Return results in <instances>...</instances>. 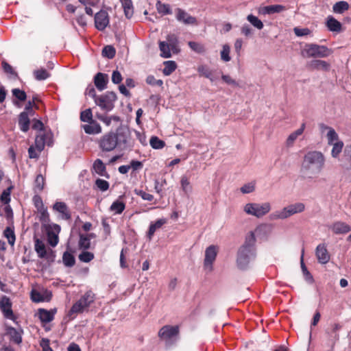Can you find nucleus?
Instances as JSON below:
<instances>
[{
	"label": "nucleus",
	"mask_w": 351,
	"mask_h": 351,
	"mask_svg": "<svg viewBox=\"0 0 351 351\" xmlns=\"http://www.w3.org/2000/svg\"><path fill=\"white\" fill-rule=\"evenodd\" d=\"M116 54L115 49L111 45L105 46L102 50V55L104 57L112 59Z\"/></svg>",
	"instance_id": "603ef678"
},
{
	"label": "nucleus",
	"mask_w": 351,
	"mask_h": 351,
	"mask_svg": "<svg viewBox=\"0 0 351 351\" xmlns=\"http://www.w3.org/2000/svg\"><path fill=\"white\" fill-rule=\"evenodd\" d=\"M350 8L348 2L345 1H339L335 3L332 6V10L337 14H343L345 11H347Z\"/></svg>",
	"instance_id": "473e14b6"
},
{
	"label": "nucleus",
	"mask_w": 351,
	"mask_h": 351,
	"mask_svg": "<svg viewBox=\"0 0 351 351\" xmlns=\"http://www.w3.org/2000/svg\"><path fill=\"white\" fill-rule=\"evenodd\" d=\"M88 123L89 124L84 125L82 126L84 132L86 134H97L101 132V128L97 122L92 121Z\"/></svg>",
	"instance_id": "393cba45"
},
{
	"label": "nucleus",
	"mask_w": 351,
	"mask_h": 351,
	"mask_svg": "<svg viewBox=\"0 0 351 351\" xmlns=\"http://www.w3.org/2000/svg\"><path fill=\"white\" fill-rule=\"evenodd\" d=\"M135 193L136 195H138V196H140L144 200H147V201H152L154 199V196L150 194V193H148L144 191H142V190H135Z\"/></svg>",
	"instance_id": "0e129e2a"
},
{
	"label": "nucleus",
	"mask_w": 351,
	"mask_h": 351,
	"mask_svg": "<svg viewBox=\"0 0 351 351\" xmlns=\"http://www.w3.org/2000/svg\"><path fill=\"white\" fill-rule=\"evenodd\" d=\"M95 258V255L93 252H88L87 250H82L79 254L78 258L82 263H89Z\"/></svg>",
	"instance_id": "79ce46f5"
},
{
	"label": "nucleus",
	"mask_w": 351,
	"mask_h": 351,
	"mask_svg": "<svg viewBox=\"0 0 351 351\" xmlns=\"http://www.w3.org/2000/svg\"><path fill=\"white\" fill-rule=\"evenodd\" d=\"M304 210L305 205L302 202H297L273 212L270 215V219L272 220L285 219L295 214L301 213Z\"/></svg>",
	"instance_id": "39448f33"
},
{
	"label": "nucleus",
	"mask_w": 351,
	"mask_h": 351,
	"mask_svg": "<svg viewBox=\"0 0 351 351\" xmlns=\"http://www.w3.org/2000/svg\"><path fill=\"white\" fill-rule=\"evenodd\" d=\"M56 313V309H51L50 311H48L44 308H39L38 314L41 322L49 323L54 319Z\"/></svg>",
	"instance_id": "6ab92c4d"
},
{
	"label": "nucleus",
	"mask_w": 351,
	"mask_h": 351,
	"mask_svg": "<svg viewBox=\"0 0 351 351\" xmlns=\"http://www.w3.org/2000/svg\"><path fill=\"white\" fill-rule=\"evenodd\" d=\"M342 326L339 323H333L330 325V328L326 330V334L328 337V343L331 350H333L336 342L339 339L338 331L341 330Z\"/></svg>",
	"instance_id": "9b49d317"
},
{
	"label": "nucleus",
	"mask_w": 351,
	"mask_h": 351,
	"mask_svg": "<svg viewBox=\"0 0 351 351\" xmlns=\"http://www.w3.org/2000/svg\"><path fill=\"white\" fill-rule=\"evenodd\" d=\"M176 19L182 22L186 25H197V19L196 18L189 15L186 11L181 8H177L176 10Z\"/></svg>",
	"instance_id": "2eb2a0df"
},
{
	"label": "nucleus",
	"mask_w": 351,
	"mask_h": 351,
	"mask_svg": "<svg viewBox=\"0 0 351 351\" xmlns=\"http://www.w3.org/2000/svg\"><path fill=\"white\" fill-rule=\"evenodd\" d=\"M326 26L330 31L340 32L341 29V24L339 21L335 19L333 16H328L327 19Z\"/></svg>",
	"instance_id": "c85d7f7f"
},
{
	"label": "nucleus",
	"mask_w": 351,
	"mask_h": 351,
	"mask_svg": "<svg viewBox=\"0 0 351 351\" xmlns=\"http://www.w3.org/2000/svg\"><path fill=\"white\" fill-rule=\"evenodd\" d=\"M146 82L153 86H162L163 84L162 80H156L153 75H148L146 78Z\"/></svg>",
	"instance_id": "052dcab7"
},
{
	"label": "nucleus",
	"mask_w": 351,
	"mask_h": 351,
	"mask_svg": "<svg viewBox=\"0 0 351 351\" xmlns=\"http://www.w3.org/2000/svg\"><path fill=\"white\" fill-rule=\"evenodd\" d=\"M45 178L41 174H38L34 181L35 192H40L44 189Z\"/></svg>",
	"instance_id": "de8ad7c7"
},
{
	"label": "nucleus",
	"mask_w": 351,
	"mask_h": 351,
	"mask_svg": "<svg viewBox=\"0 0 351 351\" xmlns=\"http://www.w3.org/2000/svg\"><path fill=\"white\" fill-rule=\"evenodd\" d=\"M12 305V302L8 297L6 295L1 297L0 300V309L3 316L6 319L15 322L16 317L13 313Z\"/></svg>",
	"instance_id": "f8f14e48"
},
{
	"label": "nucleus",
	"mask_w": 351,
	"mask_h": 351,
	"mask_svg": "<svg viewBox=\"0 0 351 351\" xmlns=\"http://www.w3.org/2000/svg\"><path fill=\"white\" fill-rule=\"evenodd\" d=\"M167 45L171 46L172 53L177 54L180 52L178 45V38L175 34H169L167 36V40L165 41Z\"/></svg>",
	"instance_id": "cd10ccee"
},
{
	"label": "nucleus",
	"mask_w": 351,
	"mask_h": 351,
	"mask_svg": "<svg viewBox=\"0 0 351 351\" xmlns=\"http://www.w3.org/2000/svg\"><path fill=\"white\" fill-rule=\"evenodd\" d=\"M159 49L160 51V56L164 58H169L171 57L172 50L171 46L167 45L165 41L159 42Z\"/></svg>",
	"instance_id": "7c9ffc66"
},
{
	"label": "nucleus",
	"mask_w": 351,
	"mask_h": 351,
	"mask_svg": "<svg viewBox=\"0 0 351 351\" xmlns=\"http://www.w3.org/2000/svg\"><path fill=\"white\" fill-rule=\"evenodd\" d=\"M7 334L10 336V340L16 344L22 342V329H16L12 326H8L6 328Z\"/></svg>",
	"instance_id": "a211bd4d"
},
{
	"label": "nucleus",
	"mask_w": 351,
	"mask_h": 351,
	"mask_svg": "<svg viewBox=\"0 0 351 351\" xmlns=\"http://www.w3.org/2000/svg\"><path fill=\"white\" fill-rule=\"evenodd\" d=\"M125 204L123 202L116 200L110 206V210L114 214L119 215L125 210Z\"/></svg>",
	"instance_id": "4c0bfd02"
},
{
	"label": "nucleus",
	"mask_w": 351,
	"mask_h": 351,
	"mask_svg": "<svg viewBox=\"0 0 351 351\" xmlns=\"http://www.w3.org/2000/svg\"><path fill=\"white\" fill-rule=\"evenodd\" d=\"M269 202L263 203H247L243 207L244 212L250 215L261 218L267 215L271 210Z\"/></svg>",
	"instance_id": "423d86ee"
},
{
	"label": "nucleus",
	"mask_w": 351,
	"mask_h": 351,
	"mask_svg": "<svg viewBox=\"0 0 351 351\" xmlns=\"http://www.w3.org/2000/svg\"><path fill=\"white\" fill-rule=\"evenodd\" d=\"M326 137L328 145H332L337 141H340L339 139V135L333 128L330 129L329 131L326 133Z\"/></svg>",
	"instance_id": "3c124183"
},
{
	"label": "nucleus",
	"mask_w": 351,
	"mask_h": 351,
	"mask_svg": "<svg viewBox=\"0 0 351 351\" xmlns=\"http://www.w3.org/2000/svg\"><path fill=\"white\" fill-rule=\"evenodd\" d=\"M95 300V294L91 291H86L81 298L72 306L71 313H82L85 308H88Z\"/></svg>",
	"instance_id": "1a4fd4ad"
},
{
	"label": "nucleus",
	"mask_w": 351,
	"mask_h": 351,
	"mask_svg": "<svg viewBox=\"0 0 351 351\" xmlns=\"http://www.w3.org/2000/svg\"><path fill=\"white\" fill-rule=\"evenodd\" d=\"M306 127V124L303 123L300 128L293 132L291 133L286 140V146L288 147H291L294 145L295 140L298 137L302 134L304 131Z\"/></svg>",
	"instance_id": "412c9836"
},
{
	"label": "nucleus",
	"mask_w": 351,
	"mask_h": 351,
	"mask_svg": "<svg viewBox=\"0 0 351 351\" xmlns=\"http://www.w3.org/2000/svg\"><path fill=\"white\" fill-rule=\"evenodd\" d=\"M90 247V235L80 234L78 241V247L82 250H87Z\"/></svg>",
	"instance_id": "72a5a7b5"
},
{
	"label": "nucleus",
	"mask_w": 351,
	"mask_h": 351,
	"mask_svg": "<svg viewBox=\"0 0 351 351\" xmlns=\"http://www.w3.org/2000/svg\"><path fill=\"white\" fill-rule=\"evenodd\" d=\"M303 254H304V250H302V254L301 259H300L301 268H302V273H303L306 280H308L309 282H313V276L310 274V272L308 271L306 267L305 266V265L304 263Z\"/></svg>",
	"instance_id": "5fc2aeb1"
},
{
	"label": "nucleus",
	"mask_w": 351,
	"mask_h": 351,
	"mask_svg": "<svg viewBox=\"0 0 351 351\" xmlns=\"http://www.w3.org/2000/svg\"><path fill=\"white\" fill-rule=\"evenodd\" d=\"M29 119L27 112H22L19 117V125L21 131L26 132L29 128Z\"/></svg>",
	"instance_id": "bb28decb"
},
{
	"label": "nucleus",
	"mask_w": 351,
	"mask_h": 351,
	"mask_svg": "<svg viewBox=\"0 0 351 351\" xmlns=\"http://www.w3.org/2000/svg\"><path fill=\"white\" fill-rule=\"evenodd\" d=\"M256 237L254 232L250 231L245 237L244 243L240 247L237 253V263L238 267L245 269L250 262L256 256Z\"/></svg>",
	"instance_id": "f03ea898"
},
{
	"label": "nucleus",
	"mask_w": 351,
	"mask_h": 351,
	"mask_svg": "<svg viewBox=\"0 0 351 351\" xmlns=\"http://www.w3.org/2000/svg\"><path fill=\"white\" fill-rule=\"evenodd\" d=\"M189 47L197 53H204L206 51V48L204 45L199 43L189 41L188 43Z\"/></svg>",
	"instance_id": "c03bdc74"
},
{
	"label": "nucleus",
	"mask_w": 351,
	"mask_h": 351,
	"mask_svg": "<svg viewBox=\"0 0 351 351\" xmlns=\"http://www.w3.org/2000/svg\"><path fill=\"white\" fill-rule=\"evenodd\" d=\"M93 169L99 176L109 178V175L106 171V165L101 159H97L95 160L93 165Z\"/></svg>",
	"instance_id": "b1692460"
},
{
	"label": "nucleus",
	"mask_w": 351,
	"mask_h": 351,
	"mask_svg": "<svg viewBox=\"0 0 351 351\" xmlns=\"http://www.w3.org/2000/svg\"><path fill=\"white\" fill-rule=\"evenodd\" d=\"M180 184L181 188L185 194L191 193L192 186L191 185L189 178L186 176H182L181 177Z\"/></svg>",
	"instance_id": "ea45409f"
},
{
	"label": "nucleus",
	"mask_w": 351,
	"mask_h": 351,
	"mask_svg": "<svg viewBox=\"0 0 351 351\" xmlns=\"http://www.w3.org/2000/svg\"><path fill=\"white\" fill-rule=\"evenodd\" d=\"M34 75L37 80H45L49 77V73L44 69L34 71Z\"/></svg>",
	"instance_id": "864d4df0"
},
{
	"label": "nucleus",
	"mask_w": 351,
	"mask_h": 351,
	"mask_svg": "<svg viewBox=\"0 0 351 351\" xmlns=\"http://www.w3.org/2000/svg\"><path fill=\"white\" fill-rule=\"evenodd\" d=\"M331 145H332V148L331 150V156L332 158H337L339 157V154L342 152L344 143L342 141H337Z\"/></svg>",
	"instance_id": "c9c22d12"
},
{
	"label": "nucleus",
	"mask_w": 351,
	"mask_h": 351,
	"mask_svg": "<svg viewBox=\"0 0 351 351\" xmlns=\"http://www.w3.org/2000/svg\"><path fill=\"white\" fill-rule=\"evenodd\" d=\"M247 20L258 29H262L263 28V22L256 16L253 14H249L247 16Z\"/></svg>",
	"instance_id": "a18cd8bd"
},
{
	"label": "nucleus",
	"mask_w": 351,
	"mask_h": 351,
	"mask_svg": "<svg viewBox=\"0 0 351 351\" xmlns=\"http://www.w3.org/2000/svg\"><path fill=\"white\" fill-rule=\"evenodd\" d=\"M95 185L101 191H106L109 188V183L106 180L102 179H97L95 181Z\"/></svg>",
	"instance_id": "bf43d9fd"
},
{
	"label": "nucleus",
	"mask_w": 351,
	"mask_h": 351,
	"mask_svg": "<svg viewBox=\"0 0 351 351\" xmlns=\"http://www.w3.org/2000/svg\"><path fill=\"white\" fill-rule=\"evenodd\" d=\"M12 92L13 96L17 98L21 101H25L27 98V95L25 92L19 88H14Z\"/></svg>",
	"instance_id": "13d9d810"
},
{
	"label": "nucleus",
	"mask_w": 351,
	"mask_h": 351,
	"mask_svg": "<svg viewBox=\"0 0 351 351\" xmlns=\"http://www.w3.org/2000/svg\"><path fill=\"white\" fill-rule=\"evenodd\" d=\"M109 24L108 14L106 11L100 10L95 16V27L99 30L103 31Z\"/></svg>",
	"instance_id": "ddd939ff"
},
{
	"label": "nucleus",
	"mask_w": 351,
	"mask_h": 351,
	"mask_svg": "<svg viewBox=\"0 0 351 351\" xmlns=\"http://www.w3.org/2000/svg\"><path fill=\"white\" fill-rule=\"evenodd\" d=\"M241 192L243 194H247L252 193L255 190V184L253 182H249L247 184H245L241 188Z\"/></svg>",
	"instance_id": "680f3d73"
},
{
	"label": "nucleus",
	"mask_w": 351,
	"mask_h": 351,
	"mask_svg": "<svg viewBox=\"0 0 351 351\" xmlns=\"http://www.w3.org/2000/svg\"><path fill=\"white\" fill-rule=\"evenodd\" d=\"M34 249L39 258H43L46 256L47 251L45 245L39 239H36L35 240Z\"/></svg>",
	"instance_id": "c756f323"
},
{
	"label": "nucleus",
	"mask_w": 351,
	"mask_h": 351,
	"mask_svg": "<svg viewBox=\"0 0 351 351\" xmlns=\"http://www.w3.org/2000/svg\"><path fill=\"white\" fill-rule=\"evenodd\" d=\"M80 120L83 122H90L93 121L91 109L88 108L82 111L80 114Z\"/></svg>",
	"instance_id": "6e6d98bb"
},
{
	"label": "nucleus",
	"mask_w": 351,
	"mask_h": 351,
	"mask_svg": "<svg viewBox=\"0 0 351 351\" xmlns=\"http://www.w3.org/2000/svg\"><path fill=\"white\" fill-rule=\"evenodd\" d=\"M123 78L121 73L116 70L112 72V82L115 84H119L121 82Z\"/></svg>",
	"instance_id": "338daca9"
},
{
	"label": "nucleus",
	"mask_w": 351,
	"mask_h": 351,
	"mask_svg": "<svg viewBox=\"0 0 351 351\" xmlns=\"http://www.w3.org/2000/svg\"><path fill=\"white\" fill-rule=\"evenodd\" d=\"M309 66L312 69L328 71L330 69V65L328 62L322 60H313L309 63Z\"/></svg>",
	"instance_id": "5701e85b"
},
{
	"label": "nucleus",
	"mask_w": 351,
	"mask_h": 351,
	"mask_svg": "<svg viewBox=\"0 0 351 351\" xmlns=\"http://www.w3.org/2000/svg\"><path fill=\"white\" fill-rule=\"evenodd\" d=\"M122 7L124 10V13L128 19L132 16L134 13V8L132 0H120Z\"/></svg>",
	"instance_id": "2f4dec72"
},
{
	"label": "nucleus",
	"mask_w": 351,
	"mask_h": 351,
	"mask_svg": "<svg viewBox=\"0 0 351 351\" xmlns=\"http://www.w3.org/2000/svg\"><path fill=\"white\" fill-rule=\"evenodd\" d=\"M40 346L43 351H53L49 345V340L47 338H43L40 342Z\"/></svg>",
	"instance_id": "774afa93"
},
{
	"label": "nucleus",
	"mask_w": 351,
	"mask_h": 351,
	"mask_svg": "<svg viewBox=\"0 0 351 351\" xmlns=\"http://www.w3.org/2000/svg\"><path fill=\"white\" fill-rule=\"evenodd\" d=\"M53 210L59 213L62 219L69 220L71 218L70 210L63 202H56L53 206Z\"/></svg>",
	"instance_id": "dca6fc26"
},
{
	"label": "nucleus",
	"mask_w": 351,
	"mask_h": 351,
	"mask_svg": "<svg viewBox=\"0 0 351 351\" xmlns=\"http://www.w3.org/2000/svg\"><path fill=\"white\" fill-rule=\"evenodd\" d=\"M285 10H286V8L282 5H271L264 8V13L267 14L280 13Z\"/></svg>",
	"instance_id": "f704fd0d"
},
{
	"label": "nucleus",
	"mask_w": 351,
	"mask_h": 351,
	"mask_svg": "<svg viewBox=\"0 0 351 351\" xmlns=\"http://www.w3.org/2000/svg\"><path fill=\"white\" fill-rule=\"evenodd\" d=\"M31 299L33 302H40L44 301L43 295L38 291L32 290L31 292Z\"/></svg>",
	"instance_id": "69168bd1"
},
{
	"label": "nucleus",
	"mask_w": 351,
	"mask_h": 351,
	"mask_svg": "<svg viewBox=\"0 0 351 351\" xmlns=\"http://www.w3.org/2000/svg\"><path fill=\"white\" fill-rule=\"evenodd\" d=\"M315 256L320 264H326L330 261V254L325 243H321L317 246Z\"/></svg>",
	"instance_id": "4468645a"
},
{
	"label": "nucleus",
	"mask_w": 351,
	"mask_h": 351,
	"mask_svg": "<svg viewBox=\"0 0 351 351\" xmlns=\"http://www.w3.org/2000/svg\"><path fill=\"white\" fill-rule=\"evenodd\" d=\"M45 145V135L38 134L35 139V147L38 152L43 150Z\"/></svg>",
	"instance_id": "49530a36"
},
{
	"label": "nucleus",
	"mask_w": 351,
	"mask_h": 351,
	"mask_svg": "<svg viewBox=\"0 0 351 351\" xmlns=\"http://www.w3.org/2000/svg\"><path fill=\"white\" fill-rule=\"evenodd\" d=\"M108 82V76L106 73H97L94 77V84L96 88L102 91L107 88Z\"/></svg>",
	"instance_id": "f3484780"
},
{
	"label": "nucleus",
	"mask_w": 351,
	"mask_h": 351,
	"mask_svg": "<svg viewBox=\"0 0 351 351\" xmlns=\"http://www.w3.org/2000/svg\"><path fill=\"white\" fill-rule=\"evenodd\" d=\"M218 252L219 247L217 245H211L206 247L204 260V268L206 271H213V263L216 260Z\"/></svg>",
	"instance_id": "9d476101"
},
{
	"label": "nucleus",
	"mask_w": 351,
	"mask_h": 351,
	"mask_svg": "<svg viewBox=\"0 0 351 351\" xmlns=\"http://www.w3.org/2000/svg\"><path fill=\"white\" fill-rule=\"evenodd\" d=\"M178 326L165 325L158 331V337L165 343V348L170 349L175 346L179 339Z\"/></svg>",
	"instance_id": "20e7f679"
},
{
	"label": "nucleus",
	"mask_w": 351,
	"mask_h": 351,
	"mask_svg": "<svg viewBox=\"0 0 351 351\" xmlns=\"http://www.w3.org/2000/svg\"><path fill=\"white\" fill-rule=\"evenodd\" d=\"M230 47L228 44H224L222 46V49L220 51V57L221 60L224 62H228L231 60V57L230 56Z\"/></svg>",
	"instance_id": "58836bf2"
},
{
	"label": "nucleus",
	"mask_w": 351,
	"mask_h": 351,
	"mask_svg": "<svg viewBox=\"0 0 351 351\" xmlns=\"http://www.w3.org/2000/svg\"><path fill=\"white\" fill-rule=\"evenodd\" d=\"M326 158L319 151H309L305 154L301 165V170L306 174H319L325 166Z\"/></svg>",
	"instance_id": "7ed1b4c3"
},
{
	"label": "nucleus",
	"mask_w": 351,
	"mask_h": 351,
	"mask_svg": "<svg viewBox=\"0 0 351 351\" xmlns=\"http://www.w3.org/2000/svg\"><path fill=\"white\" fill-rule=\"evenodd\" d=\"M164 66L162 73L166 76L170 75L177 68L176 63L172 60L165 61Z\"/></svg>",
	"instance_id": "e433bc0d"
},
{
	"label": "nucleus",
	"mask_w": 351,
	"mask_h": 351,
	"mask_svg": "<svg viewBox=\"0 0 351 351\" xmlns=\"http://www.w3.org/2000/svg\"><path fill=\"white\" fill-rule=\"evenodd\" d=\"M38 213L40 215V221L42 222H47L49 220V215L47 208L45 207L38 208Z\"/></svg>",
	"instance_id": "4d7b16f0"
},
{
	"label": "nucleus",
	"mask_w": 351,
	"mask_h": 351,
	"mask_svg": "<svg viewBox=\"0 0 351 351\" xmlns=\"http://www.w3.org/2000/svg\"><path fill=\"white\" fill-rule=\"evenodd\" d=\"M197 71L200 74V75H202L205 77H210L211 70L205 65H201L198 67Z\"/></svg>",
	"instance_id": "e2e57ef3"
},
{
	"label": "nucleus",
	"mask_w": 351,
	"mask_h": 351,
	"mask_svg": "<svg viewBox=\"0 0 351 351\" xmlns=\"http://www.w3.org/2000/svg\"><path fill=\"white\" fill-rule=\"evenodd\" d=\"M53 232H48L49 243L52 247H55L58 243V234L60 232V226L58 224H53Z\"/></svg>",
	"instance_id": "a878e982"
},
{
	"label": "nucleus",
	"mask_w": 351,
	"mask_h": 351,
	"mask_svg": "<svg viewBox=\"0 0 351 351\" xmlns=\"http://www.w3.org/2000/svg\"><path fill=\"white\" fill-rule=\"evenodd\" d=\"M62 261L65 266L69 267H73L75 263V257L68 252L63 254Z\"/></svg>",
	"instance_id": "37998d69"
},
{
	"label": "nucleus",
	"mask_w": 351,
	"mask_h": 351,
	"mask_svg": "<svg viewBox=\"0 0 351 351\" xmlns=\"http://www.w3.org/2000/svg\"><path fill=\"white\" fill-rule=\"evenodd\" d=\"M156 8L158 13L163 15L171 14V10L169 4L162 3L160 1H158L156 3Z\"/></svg>",
	"instance_id": "09e8293b"
},
{
	"label": "nucleus",
	"mask_w": 351,
	"mask_h": 351,
	"mask_svg": "<svg viewBox=\"0 0 351 351\" xmlns=\"http://www.w3.org/2000/svg\"><path fill=\"white\" fill-rule=\"evenodd\" d=\"M308 58H326L332 53V50L324 45L308 44L303 51Z\"/></svg>",
	"instance_id": "0eeeda50"
},
{
	"label": "nucleus",
	"mask_w": 351,
	"mask_h": 351,
	"mask_svg": "<svg viewBox=\"0 0 351 351\" xmlns=\"http://www.w3.org/2000/svg\"><path fill=\"white\" fill-rule=\"evenodd\" d=\"M130 134L124 128H119L115 132L104 135L99 141V147L103 151L110 152L118 148L125 150L129 147Z\"/></svg>",
	"instance_id": "f257e3e1"
},
{
	"label": "nucleus",
	"mask_w": 351,
	"mask_h": 351,
	"mask_svg": "<svg viewBox=\"0 0 351 351\" xmlns=\"http://www.w3.org/2000/svg\"><path fill=\"white\" fill-rule=\"evenodd\" d=\"M149 143L151 147L155 149H160L165 146V143L156 136H153L151 137L149 140Z\"/></svg>",
	"instance_id": "a19ab883"
},
{
	"label": "nucleus",
	"mask_w": 351,
	"mask_h": 351,
	"mask_svg": "<svg viewBox=\"0 0 351 351\" xmlns=\"http://www.w3.org/2000/svg\"><path fill=\"white\" fill-rule=\"evenodd\" d=\"M117 99V95L113 91H107L106 93L98 96L95 104L106 112L111 111L114 107V102Z\"/></svg>",
	"instance_id": "6e6552de"
},
{
	"label": "nucleus",
	"mask_w": 351,
	"mask_h": 351,
	"mask_svg": "<svg viewBox=\"0 0 351 351\" xmlns=\"http://www.w3.org/2000/svg\"><path fill=\"white\" fill-rule=\"evenodd\" d=\"M167 222V219L162 218L156 221L154 223H151L149 227V230L147 234V237L149 240H151L155 233V232L160 229L164 224Z\"/></svg>",
	"instance_id": "4be33fe9"
},
{
	"label": "nucleus",
	"mask_w": 351,
	"mask_h": 351,
	"mask_svg": "<svg viewBox=\"0 0 351 351\" xmlns=\"http://www.w3.org/2000/svg\"><path fill=\"white\" fill-rule=\"evenodd\" d=\"M332 231L336 234H346L351 230V227L345 222L337 221L331 226Z\"/></svg>",
	"instance_id": "aec40b11"
},
{
	"label": "nucleus",
	"mask_w": 351,
	"mask_h": 351,
	"mask_svg": "<svg viewBox=\"0 0 351 351\" xmlns=\"http://www.w3.org/2000/svg\"><path fill=\"white\" fill-rule=\"evenodd\" d=\"M3 234L7 238L9 244L14 245L16 239L14 230L10 227H7L3 232Z\"/></svg>",
	"instance_id": "8fccbe9b"
}]
</instances>
